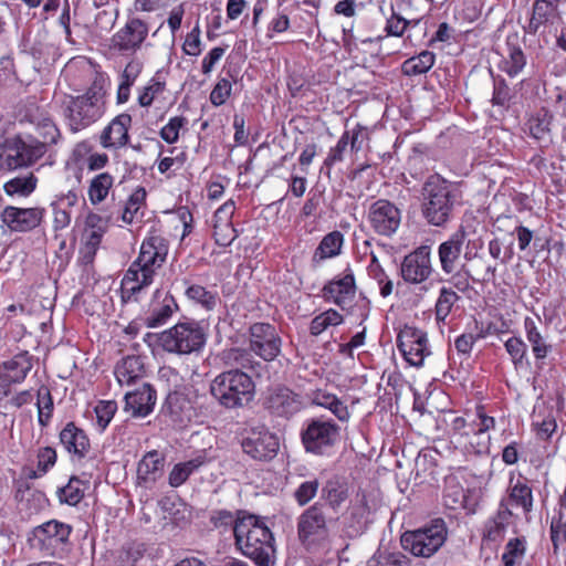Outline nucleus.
I'll return each instance as SVG.
<instances>
[{
    "label": "nucleus",
    "mask_w": 566,
    "mask_h": 566,
    "mask_svg": "<svg viewBox=\"0 0 566 566\" xmlns=\"http://www.w3.org/2000/svg\"><path fill=\"white\" fill-rule=\"evenodd\" d=\"M4 150L8 153V171L32 167L48 153L46 143H40L31 134H15L6 138Z\"/></svg>",
    "instance_id": "423d86ee"
},
{
    "label": "nucleus",
    "mask_w": 566,
    "mask_h": 566,
    "mask_svg": "<svg viewBox=\"0 0 566 566\" xmlns=\"http://www.w3.org/2000/svg\"><path fill=\"white\" fill-rule=\"evenodd\" d=\"M281 339L274 326L266 323H256L250 326V352L266 361L273 360L280 353Z\"/></svg>",
    "instance_id": "412c9836"
},
{
    "label": "nucleus",
    "mask_w": 566,
    "mask_h": 566,
    "mask_svg": "<svg viewBox=\"0 0 566 566\" xmlns=\"http://www.w3.org/2000/svg\"><path fill=\"white\" fill-rule=\"evenodd\" d=\"M370 510L365 492H357L344 514L343 525L347 537L356 538L363 535L369 524Z\"/></svg>",
    "instance_id": "4be33fe9"
},
{
    "label": "nucleus",
    "mask_w": 566,
    "mask_h": 566,
    "mask_svg": "<svg viewBox=\"0 0 566 566\" xmlns=\"http://www.w3.org/2000/svg\"><path fill=\"white\" fill-rule=\"evenodd\" d=\"M115 185V176L109 171H101L94 175L87 185V198L92 206L96 207L103 203Z\"/></svg>",
    "instance_id": "2f4dec72"
},
{
    "label": "nucleus",
    "mask_w": 566,
    "mask_h": 566,
    "mask_svg": "<svg viewBox=\"0 0 566 566\" xmlns=\"http://www.w3.org/2000/svg\"><path fill=\"white\" fill-rule=\"evenodd\" d=\"M560 2L552 0H535L532 8V17L525 31L530 34H536L542 25L554 23L560 19L558 10Z\"/></svg>",
    "instance_id": "c85d7f7f"
},
{
    "label": "nucleus",
    "mask_w": 566,
    "mask_h": 566,
    "mask_svg": "<svg viewBox=\"0 0 566 566\" xmlns=\"http://www.w3.org/2000/svg\"><path fill=\"white\" fill-rule=\"evenodd\" d=\"M507 499H503L510 506L521 507L525 514L533 510V493L532 489L523 481L517 480L515 484L510 485Z\"/></svg>",
    "instance_id": "4c0bfd02"
},
{
    "label": "nucleus",
    "mask_w": 566,
    "mask_h": 566,
    "mask_svg": "<svg viewBox=\"0 0 566 566\" xmlns=\"http://www.w3.org/2000/svg\"><path fill=\"white\" fill-rule=\"evenodd\" d=\"M460 296L451 287H441L436 303V318L438 322H444L450 315L453 305L459 301Z\"/></svg>",
    "instance_id": "864d4df0"
},
{
    "label": "nucleus",
    "mask_w": 566,
    "mask_h": 566,
    "mask_svg": "<svg viewBox=\"0 0 566 566\" xmlns=\"http://www.w3.org/2000/svg\"><path fill=\"white\" fill-rule=\"evenodd\" d=\"M105 80L96 76L87 90L65 102L63 116L70 133L77 134L97 123L106 113Z\"/></svg>",
    "instance_id": "f03ea898"
},
{
    "label": "nucleus",
    "mask_w": 566,
    "mask_h": 566,
    "mask_svg": "<svg viewBox=\"0 0 566 566\" xmlns=\"http://www.w3.org/2000/svg\"><path fill=\"white\" fill-rule=\"evenodd\" d=\"M318 488L317 479L304 481L294 491L293 496L300 506H304L316 496Z\"/></svg>",
    "instance_id": "69168bd1"
},
{
    "label": "nucleus",
    "mask_w": 566,
    "mask_h": 566,
    "mask_svg": "<svg viewBox=\"0 0 566 566\" xmlns=\"http://www.w3.org/2000/svg\"><path fill=\"white\" fill-rule=\"evenodd\" d=\"M167 83L159 73H156L143 87L138 88L137 103L140 107L148 108L155 102L165 99Z\"/></svg>",
    "instance_id": "f704fd0d"
},
{
    "label": "nucleus",
    "mask_w": 566,
    "mask_h": 566,
    "mask_svg": "<svg viewBox=\"0 0 566 566\" xmlns=\"http://www.w3.org/2000/svg\"><path fill=\"white\" fill-rule=\"evenodd\" d=\"M149 33L148 23L137 17L128 18L111 38V48L120 54H135L142 49Z\"/></svg>",
    "instance_id": "4468645a"
},
{
    "label": "nucleus",
    "mask_w": 566,
    "mask_h": 566,
    "mask_svg": "<svg viewBox=\"0 0 566 566\" xmlns=\"http://www.w3.org/2000/svg\"><path fill=\"white\" fill-rule=\"evenodd\" d=\"M552 118L548 109L536 111L526 123L530 135L535 139H545L551 132Z\"/></svg>",
    "instance_id": "09e8293b"
},
{
    "label": "nucleus",
    "mask_w": 566,
    "mask_h": 566,
    "mask_svg": "<svg viewBox=\"0 0 566 566\" xmlns=\"http://www.w3.org/2000/svg\"><path fill=\"white\" fill-rule=\"evenodd\" d=\"M401 219L400 208L388 199H378L368 208L367 221L378 235L392 237L400 228Z\"/></svg>",
    "instance_id": "f8f14e48"
},
{
    "label": "nucleus",
    "mask_w": 566,
    "mask_h": 566,
    "mask_svg": "<svg viewBox=\"0 0 566 566\" xmlns=\"http://www.w3.org/2000/svg\"><path fill=\"white\" fill-rule=\"evenodd\" d=\"M311 401L315 406L331 410L339 421L346 422L350 417L348 407L334 394L317 389L312 392Z\"/></svg>",
    "instance_id": "72a5a7b5"
},
{
    "label": "nucleus",
    "mask_w": 566,
    "mask_h": 566,
    "mask_svg": "<svg viewBox=\"0 0 566 566\" xmlns=\"http://www.w3.org/2000/svg\"><path fill=\"white\" fill-rule=\"evenodd\" d=\"M71 533V525L51 520L33 528L30 542L42 555L61 557L66 551Z\"/></svg>",
    "instance_id": "0eeeda50"
},
{
    "label": "nucleus",
    "mask_w": 566,
    "mask_h": 566,
    "mask_svg": "<svg viewBox=\"0 0 566 566\" xmlns=\"http://www.w3.org/2000/svg\"><path fill=\"white\" fill-rule=\"evenodd\" d=\"M57 462V452L53 447H40L36 450V467L28 474L30 479L44 476Z\"/></svg>",
    "instance_id": "8fccbe9b"
},
{
    "label": "nucleus",
    "mask_w": 566,
    "mask_h": 566,
    "mask_svg": "<svg viewBox=\"0 0 566 566\" xmlns=\"http://www.w3.org/2000/svg\"><path fill=\"white\" fill-rule=\"evenodd\" d=\"M188 119L184 116L170 117L168 123L159 130V136L167 144H175L179 139L180 130L186 127Z\"/></svg>",
    "instance_id": "052dcab7"
},
{
    "label": "nucleus",
    "mask_w": 566,
    "mask_h": 566,
    "mask_svg": "<svg viewBox=\"0 0 566 566\" xmlns=\"http://www.w3.org/2000/svg\"><path fill=\"white\" fill-rule=\"evenodd\" d=\"M38 182V177L33 172H29L25 176H17L6 181L3 190L10 197L27 198L35 191Z\"/></svg>",
    "instance_id": "a19ab883"
},
{
    "label": "nucleus",
    "mask_w": 566,
    "mask_h": 566,
    "mask_svg": "<svg viewBox=\"0 0 566 566\" xmlns=\"http://www.w3.org/2000/svg\"><path fill=\"white\" fill-rule=\"evenodd\" d=\"M512 511L504 501H501L496 514L490 517L483 527V539L489 542L501 541L506 532V527L511 523Z\"/></svg>",
    "instance_id": "7c9ffc66"
},
{
    "label": "nucleus",
    "mask_w": 566,
    "mask_h": 566,
    "mask_svg": "<svg viewBox=\"0 0 566 566\" xmlns=\"http://www.w3.org/2000/svg\"><path fill=\"white\" fill-rule=\"evenodd\" d=\"M147 191L143 186H137L124 202L120 219L126 224H133L144 217L147 206Z\"/></svg>",
    "instance_id": "473e14b6"
},
{
    "label": "nucleus",
    "mask_w": 566,
    "mask_h": 566,
    "mask_svg": "<svg viewBox=\"0 0 566 566\" xmlns=\"http://www.w3.org/2000/svg\"><path fill=\"white\" fill-rule=\"evenodd\" d=\"M159 296V291L155 294V301L151 303L150 308L144 318V324L148 328H156L165 325L174 315L175 312L179 310V306L175 300V297L165 293L163 300L157 301Z\"/></svg>",
    "instance_id": "cd10ccee"
},
{
    "label": "nucleus",
    "mask_w": 566,
    "mask_h": 566,
    "mask_svg": "<svg viewBox=\"0 0 566 566\" xmlns=\"http://www.w3.org/2000/svg\"><path fill=\"white\" fill-rule=\"evenodd\" d=\"M343 322L344 317L342 314H339L334 308H328L327 311L321 313L311 321L310 333L313 336H318L328 327L338 326Z\"/></svg>",
    "instance_id": "603ef678"
},
{
    "label": "nucleus",
    "mask_w": 566,
    "mask_h": 566,
    "mask_svg": "<svg viewBox=\"0 0 566 566\" xmlns=\"http://www.w3.org/2000/svg\"><path fill=\"white\" fill-rule=\"evenodd\" d=\"M356 295V282L353 271L347 268L344 275L328 281L321 291L326 302H332L343 311L347 310Z\"/></svg>",
    "instance_id": "aec40b11"
},
{
    "label": "nucleus",
    "mask_w": 566,
    "mask_h": 566,
    "mask_svg": "<svg viewBox=\"0 0 566 566\" xmlns=\"http://www.w3.org/2000/svg\"><path fill=\"white\" fill-rule=\"evenodd\" d=\"M532 427L536 433L537 439L547 441L552 438L557 429L555 417L552 413L542 417L541 413H534Z\"/></svg>",
    "instance_id": "13d9d810"
},
{
    "label": "nucleus",
    "mask_w": 566,
    "mask_h": 566,
    "mask_svg": "<svg viewBox=\"0 0 566 566\" xmlns=\"http://www.w3.org/2000/svg\"><path fill=\"white\" fill-rule=\"evenodd\" d=\"M250 559L258 566H272L274 564V537L266 520L250 514Z\"/></svg>",
    "instance_id": "9b49d317"
},
{
    "label": "nucleus",
    "mask_w": 566,
    "mask_h": 566,
    "mask_svg": "<svg viewBox=\"0 0 566 566\" xmlns=\"http://www.w3.org/2000/svg\"><path fill=\"white\" fill-rule=\"evenodd\" d=\"M210 392L226 408L241 407L248 395V374L239 369L224 371L212 380Z\"/></svg>",
    "instance_id": "6e6552de"
},
{
    "label": "nucleus",
    "mask_w": 566,
    "mask_h": 566,
    "mask_svg": "<svg viewBox=\"0 0 566 566\" xmlns=\"http://www.w3.org/2000/svg\"><path fill=\"white\" fill-rule=\"evenodd\" d=\"M525 551L526 541L524 537L511 538L506 543L504 553L502 554V562L504 566H514L524 557Z\"/></svg>",
    "instance_id": "4d7b16f0"
},
{
    "label": "nucleus",
    "mask_w": 566,
    "mask_h": 566,
    "mask_svg": "<svg viewBox=\"0 0 566 566\" xmlns=\"http://www.w3.org/2000/svg\"><path fill=\"white\" fill-rule=\"evenodd\" d=\"M265 407L277 417L290 418L302 409L303 403L300 395L287 387L279 386L270 391Z\"/></svg>",
    "instance_id": "5701e85b"
},
{
    "label": "nucleus",
    "mask_w": 566,
    "mask_h": 566,
    "mask_svg": "<svg viewBox=\"0 0 566 566\" xmlns=\"http://www.w3.org/2000/svg\"><path fill=\"white\" fill-rule=\"evenodd\" d=\"M34 129L42 138L40 143H46V149L49 146L56 145L62 138V133L52 116H50Z\"/></svg>",
    "instance_id": "680f3d73"
},
{
    "label": "nucleus",
    "mask_w": 566,
    "mask_h": 566,
    "mask_svg": "<svg viewBox=\"0 0 566 566\" xmlns=\"http://www.w3.org/2000/svg\"><path fill=\"white\" fill-rule=\"evenodd\" d=\"M205 463L202 457H198L174 465L168 475V483L171 488H179L189 476Z\"/></svg>",
    "instance_id": "de8ad7c7"
},
{
    "label": "nucleus",
    "mask_w": 566,
    "mask_h": 566,
    "mask_svg": "<svg viewBox=\"0 0 566 566\" xmlns=\"http://www.w3.org/2000/svg\"><path fill=\"white\" fill-rule=\"evenodd\" d=\"M491 438L489 434L471 431L470 438H463L460 442L463 451L469 454L481 455L489 452Z\"/></svg>",
    "instance_id": "6e6d98bb"
},
{
    "label": "nucleus",
    "mask_w": 566,
    "mask_h": 566,
    "mask_svg": "<svg viewBox=\"0 0 566 566\" xmlns=\"http://www.w3.org/2000/svg\"><path fill=\"white\" fill-rule=\"evenodd\" d=\"M339 438V426L332 420L311 419L302 432V442L306 451L323 454Z\"/></svg>",
    "instance_id": "ddd939ff"
},
{
    "label": "nucleus",
    "mask_w": 566,
    "mask_h": 566,
    "mask_svg": "<svg viewBox=\"0 0 566 566\" xmlns=\"http://www.w3.org/2000/svg\"><path fill=\"white\" fill-rule=\"evenodd\" d=\"M505 349L511 356L512 363L515 368L522 367L524 364H528L525 359L527 346L520 337H510L505 344Z\"/></svg>",
    "instance_id": "0e129e2a"
},
{
    "label": "nucleus",
    "mask_w": 566,
    "mask_h": 566,
    "mask_svg": "<svg viewBox=\"0 0 566 566\" xmlns=\"http://www.w3.org/2000/svg\"><path fill=\"white\" fill-rule=\"evenodd\" d=\"M146 374L143 358L129 355L119 360L114 369V375L120 386H130L142 379Z\"/></svg>",
    "instance_id": "c756f323"
},
{
    "label": "nucleus",
    "mask_w": 566,
    "mask_h": 566,
    "mask_svg": "<svg viewBox=\"0 0 566 566\" xmlns=\"http://www.w3.org/2000/svg\"><path fill=\"white\" fill-rule=\"evenodd\" d=\"M169 241L161 230L151 227L142 241L139 253L120 281L124 303L138 302L140 293L154 283L157 270L167 261Z\"/></svg>",
    "instance_id": "f257e3e1"
},
{
    "label": "nucleus",
    "mask_w": 566,
    "mask_h": 566,
    "mask_svg": "<svg viewBox=\"0 0 566 566\" xmlns=\"http://www.w3.org/2000/svg\"><path fill=\"white\" fill-rule=\"evenodd\" d=\"M409 558L401 552L378 548L367 560V566H408Z\"/></svg>",
    "instance_id": "3c124183"
},
{
    "label": "nucleus",
    "mask_w": 566,
    "mask_h": 566,
    "mask_svg": "<svg viewBox=\"0 0 566 566\" xmlns=\"http://www.w3.org/2000/svg\"><path fill=\"white\" fill-rule=\"evenodd\" d=\"M164 457L157 450L147 452L138 463V479L145 482L156 481L157 475L164 469Z\"/></svg>",
    "instance_id": "37998d69"
},
{
    "label": "nucleus",
    "mask_w": 566,
    "mask_h": 566,
    "mask_svg": "<svg viewBox=\"0 0 566 566\" xmlns=\"http://www.w3.org/2000/svg\"><path fill=\"white\" fill-rule=\"evenodd\" d=\"M465 241V231L463 228L452 233L446 241L438 247V258L441 271L447 274H453L458 268Z\"/></svg>",
    "instance_id": "393cba45"
},
{
    "label": "nucleus",
    "mask_w": 566,
    "mask_h": 566,
    "mask_svg": "<svg viewBox=\"0 0 566 566\" xmlns=\"http://www.w3.org/2000/svg\"><path fill=\"white\" fill-rule=\"evenodd\" d=\"M133 125L130 114L124 112L113 117L99 132L97 140L101 147L111 153H118L130 145L129 130Z\"/></svg>",
    "instance_id": "dca6fc26"
},
{
    "label": "nucleus",
    "mask_w": 566,
    "mask_h": 566,
    "mask_svg": "<svg viewBox=\"0 0 566 566\" xmlns=\"http://www.w3.org/2000/svg\"><path fill=\"white\" fill-rule=\"evenodd\" d=\"M382 15L386 17V27H385V35H377L375 40L380 41L386 36H401L409 24V21L395 12L394 6L389 3L386 8L385 6L379 7ZM373 38L363 39V43L373 42Z\"/></svg>",
    "instance_id": "c9c22d12"
},
{
    "label": "nucleus",
    "mask_w": 566,
    "mask_h": 566,
    "mask_svg": "<svg viewBox=\"0 0 566 566\" xmlns=\"http://www.w3.org/2000/svg\"><path fill=\"white\" fill-rule=\"evenodd\" d=\"M421 196V214L434 227H444L453 217L455 206L461 200L458 187L439 175L428 177L422 186Z\"/></svg>",
    "instance_id": "7ed1b4c3"
},
{
    "label": "nucleus",
    "mask_w": 566,
    "mask_h": 566,
    "mask_svg": "<svg viewBox=\"0 0 566 566\" xmlns=\"http://www.w3.org/2000/svg\"><path fill=\"white\" fill-rule=\"evenodd\" d=\"M43 207L22 208L7 206L0 212L1 228L11 233H28L39 228L45 219Z\"/></svg>",
    "instance_id": "9d476101"
},
{
    "label": "nucleus",
    "mask_w": 566,
    "mask_h": 566,
    "mask_svg": "<svg viewBox=\"0 0 566 566\" xmlns=\"http://www.w3.org/2000/svg\"><path fill=\"white\" fill-rule=\"evenodd\" d=\"M328 535L327 518L319 503L308 506L297 518V537L304 545H310Z\"/></svg>",
    "instance_id": "f3484780"
},
{
    "label": "nucleus",
    "mask_w": 566,
    "mask_h": 566,
    "mask_svg": "<svg viewBox=\"0 0 566 566\" xmlns=\"http://www.w3.org/2000/svg\"><path fill=\"white\" fill-rule=\"evenodd\" d=\"M87 488L88 482L72 475L64 486L57 489L56 496L60 503L76 506L83 500Z\"/></svg>",
    "instance_id": "58836bf2"
},
{
    "label": "nucleus",
    "mask_w": 566,
    "mask_h": 566,
    "mask_svg": "<svg viewBox=\"0 0 566 566\" xmlns=\"http://www.w3.org/2000/svg\"><path fill=\"white\" fill-rule=\"evenodd\" d=\"M158 345L164 352L189 355L199 352L206 344V334L196 321H186L157 334Z\"/></svg>",
    "instance_id": "20e7f679"
},
{
    "label": "nucleus",
    "mask_w": 566,
    "mask_h": 566,
    "mask_svg": "<svg viewBox=\"0 0 566 566\" xmlns=\"http://www.w3.org/2000/svg\"><path fill=\"white\" fill-rule=\"evenodd\" d=\"M436 55L431 51H422L406 60L401 65L403 75L416 76L427 73L434 64Z\"/></svg>",
    "instance_id": "49530a36"
},
{
    "label": "nucleus",
    "mask_w": 566,
    "mask_h": 566,
    "mask_svg": "<svg viewBox=\"0 0 566 566\" xmlns=\"http://www.w3.org/2000/svg\"><path fill=\"white\" fill-rule=\"evenodd\" d=\"M164 411L169 416L171 422L178 426H186L193 416L192 401L187 394L174 390L168 394Z\"/></svg>",
    "instance_id": "bb28decb"
},
{
    "label": "nucleus",
    "mask_w": 566,
    "mask_h": 566,
    "mask_svg": "<svg viewBox=\"0 0 566 566\" xmlns=\"http://www.w3.org/2000/svg\"><path fill=\"white\" fill-rule=\"evenodd\" d=\"M156 399V390L149 384H144L125 395V410L134 417H146L153 412Z\"/></svg>",
    "instance_id": "a878e982"
},
{
    "label": "nucleus",
    "mask_w": 566,
    "mask_h": 566,
    "mask_svg": "<svg viewBox=\"0 0 566 566\" xmlns=\"http://www.w3.org/2000/svg\"><path fill=\"white\" fill-rule=\"evenodd\" d=\"M57 438L72 463L82 465L92 459L93 447L90 436L75 421H67L60 430Z\"/></svg>",
    "instance_id": "1a4fd4ad"
},
{
    "label": "nucleus",
    "mask_w": 566,
    "mask_h": 566,
    "mask_svg": "<svg viewBox=\"0 0 566 566\" xmlns=\"http://www.w3.org/2000/svg\"><path fill=\"white\" fill-rule=\"evenodd\" d=\"M185 294L188 300L200 305L206 311H213L220 302L217 290H209L199 284H189Z\"/></svg>",
    "instance_id": "79ce46f5"
},
{
    "label": "nucleus",
    "mask_w": 566,
    "mask_h": 566,
    "mask_svg": "<svg viewBox=\"0 0 566 566\" xmlns=\"http://www.w3.org/2000/svg\"><path fill=\"white\" fill-rule=\"evenodd\" d=\"M117 411V403L114 400H99L94 407L96 416V427L103 432L111 421L113 420Z\"/></svg>",
    "instance_id": "bf43d9fd"
},
{
    "label": "nucleus",
    "mask_w": 566,
    "mask_h": 566,
    "mask_svg": "<svg viewBox=\"0 0 566 566\" xmlns=\"http://www.w3.org/2000/svg\"><path fill=\"white\" fill-rule=\"evenodd\" d=\"M349 496L348 485L338 480H329L322 489V497L333 511H338Z\"/></svg>",
    "instance_id": "c03bdc74"
},
{
    "label": "nucleus",
    "mask_w": 566,
    "mask_h": 566,
    "mask_svg": "<svg viewBox=\"0 0 566 566\" xmlns=\"http://www.w3.org/2000/svg\"><path fill=\"white\" fill-rule=\"evenodd\" d=\"M524 329L528 343L532 346V352L537 360H543L552 350V345L546 343L541 334L536 322L532 317H525Z\"/></svg>",
    "instance_id": "ea45409f"
},
{
    "label": "nucleus",
    "mask_w": 566,
    "mask_h": 566,
    "mask_svg": "<svg viewBox=\"0 0 566 566\" xmlns=\"http://www.w3.org/2000/svg\"><path fill=\"white\" fill-rule=\"evenodd\" d=\"M94 149L95 146L90 139H82L73 146L70 158L74 165L83 168L85 161Z\"/></svg>",
    "instance_id": "774afa93"
},
{
    "label": "nucleus",
    "mask_w": 566,
    "mask_h": 566,
    "mask_svg": "<svg viewBox=\"0 0 566 566\" xmlns=\"http://www.w3.org/2000/svg\"><path fill=\"white\" fill-rule=\"evenodd\" d=\"M433 273L431 263V249L429 245H420L409 254L405 255L400 275L406 283L421 284Z\"/></svg>",
    "instance_id": "a211bd4d"
},
{
    "label": "nucleus",
    "mask_w": 566,
    "mask_h": 566,
    "mask_svg": "<svg viewBox=\"0 0 566 566\" xmlns=\"http://www.w3.org/2000/svg\"><path fill=\"white\" fill-rule=\"evenodd\" d=\"M526 65V56L511 38L506 41V56L502 60L500 69L510 77L517 76Z\"/></svg>",
    "instance_id": "e433bc0d"
},
{
    "label": "nucleus",
    "mask_w": 566,
    "mask_h": 566,
    "mask_svg": "<svg viewBox=\"0 0 566 566\" xmlns=\"http://www.w3.org/2000/svg\"><path fill=\"white\" fill-rule=\"evenodd\" d=\"M247 518L248 511L245 510H238L235 514L228 510H216L210 515V523L214 528L232 531L235 546L244 556H248V532L244 531Z\"/></svg>",
    "instance_id": "6ab92c4d"
},
{
    "label": "nucleus",
    "mask_w": 566,
    "mask_h": 566,
    "mask_svg": "<svg viewBox=\"0 0 566 566\" xmlns=\"http://www.w3.org/2000/svg\"><path fill=\"white\" fill-rule=\"evenodd\" d=\"M51 116L50 112L36 103H28L21 111V122L29 123L34 128Z\"/></svg>",
    "instance_id": "e2e57ef3"
},
{
    "label": "nucleus",
    "mask_w": 566,
    "mask_h": 566,
    "mask_svg": "<svg viewBox=\"0 0 566 566\" xmlns=\"http://www.w3.org/2000/svg\"><path fill=\"white\" fill-rule=\"evenodd\" d=\"M38 423L45 428L51 423L54 413V400L49 386L42 384L36 390Z\"/></svg>",
    "instance_id": "a18cd8bd"
},
{
    "label": "nucleus",
    "mask_w": 566,
    "mask_h": 566,
    "mask_svg": "<svg viewBox=\"0 0 566 566\" xmlns=\"http://www.w3.org/2000/svg\"><path fill=\"white\" fill-rule=\"evenodd\" d=\"M33 401V394L31 389H23L12 392L10 397L2 399L0 409L8 410L9 408L20 409L30 405Z\"/></svg>",
    "instance_id": "338daca9"
},
{
    "label": "nucleus",
    "mask_w": 566,
    "mask_h": 566,
    "mask_svg": "<svg viewBox=\"0 0 566 566\" xmlns=\"http://www.w3.org/2000/svg\"><path fill=\"white\" fill-rule=\"evenodd\" d=\"M397 346L403 358L412 366L419 367L430 355L427 333L415 326L405 325L397 335Z\"/></svg>",
    "instance_id": "2eb2a0df"
},
{
    "label": "nucleus",
    "mask_w": 566,
    "mask_h": 566,
    "mask_svg": "<svg viewBox=\"0 0 566 566\" xmlns=\"http://www.w3.org/2000/svg\"><path fill=\"white\" fill-rule=\"evenodd\" d=\"M447 537L446 522L442 518H434L418 530L405 532L400 543L402 548L413 556L429 558L442 547Z\"/></svg>",
    "instance_id": "39448f33"
},
{
    "label": "nucleus",
    "mask_w": 566,
    "mask_h": 566,
    "mask_svg": "<svg viewBox=\"0 0 566 566\" xmlns=\"http://www.w3.org/2000/svg\"><path fill=\"white\" fill-rule=\"evenodd\" d=\"M344 235L339 231H333L326 234L318 248L315 255L319 254V259L334 258L340 253Z\"/></svg>",
    "instance_id": "5fc2aeb1"
},
{
    "label": "nucleus",
    "mask_w": 566,
    "mask_h": 566,
    "mask_svg": "<svg viewBox=\"0 0 566 566\" xmlns=\"http://www.w3.org/2000/svg\"><path fill=\"white\" fill-rule=\"evenodd\" d=\"M279 448V438L264 426L250 430V458L259 461L272 460Z\"/></svg>",
    "instance_id": "b1692460"
}]
</instances>
